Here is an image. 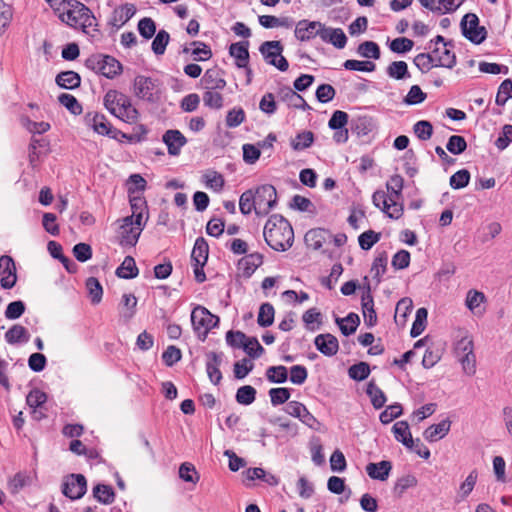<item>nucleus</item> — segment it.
<instances>
[{"label": "nucleus", "instance_id": "5fc2aeb1", "mask_svg": "<svg viewBox=\"0 0 512 512\" xmlns=\"http://www.w3.org/2000/svg\"><path fill=\"white\" fill-rule=\"evenodd\" d=\"M220 90L206 89L203 93L204 105L212 109H220L223 107V96Z\"/></svg>", "mask_w": 512, "mask_h": 512}, {"label": "nucleus", "instance_id": "c85d7f7f", "mask_svg": "<svg viewBox=\"0 0 512 512\" xmlns=\"http://www.w3.org/2000/svg\"><path fill=\"white\" fill-rule=\"evenodd\" d=\"M432 54L436 60V66L452 69L456 65V55L447 46H443L442 50L434 48Z\"/></svg>", "mask_w": 512, "mask_h": 512}, {"label": "nucleus", "instance_id": "13d9d810", "mask_svg": "<svg viewBox=\"0 0 512 512\" xmlns=\"http://www.w3.org/2000/svg\"><path fill=\"white\" fill-rule=\"evenodd\" d=\"M58 101L72 114L79 115L82 113V106L73 95L68 93H62L59 95Z\"/></svg>", "mask_w": 512, "mask_h": 512}, {"label": "nucleus", "instance_id": "4be33fe9", "mask_svg": "<svg viewBox=\"0 0 512 512\" xmlns=\"http://www.w3.org/2000/svg\"><path fill=\"white\" fill-rule=\"evenodd\" d=\"M222 363V357L216 352H210L207 354L206 372L210 381L214 385H218L222 379V373L220 371V365Z\"/></svg>", "mask_w": 512, "mask_h": 512}, {"label": "nucleus", "instance_id": "6e6552de", "mask_svg": "<svg viewBox=\"0 0 512 512\" xmlns=\"http://www.w3.org/2000/svg\"><path fill=\"white\" fill-rule=\"evenodd\" d=\"M265 61L275 66L280 71H286L289 67L287 59L282 56L283 46L280 41H265L259 48Z\"/></svg>", "mask_w": 512, "mask_h": 512}, {"label": "nucleus", "instance_id": "37998d69", "mask_svg": "<svg viewBox=\"0 0 512 512\" xmlns=\"http://www.w3.org/2000/svg\"><path fill=\"white\" fill-rule=\"evenodd\" d=\"M372 202L375 207L381 209L390 218L393 207L389 201V194L383 190H377L372 195Z\"/></svg>", "mask_w": 512, "mask_h": 512}, {"label": "nucleus", "instance_id": "5701e85b", "mask_svg": "<svg viewBox=\"0 0 512 512\" xmlns=\"http://www.w3.org/2000/svg\"><path fill=\"white\" fill-rule=\"evenodd\" d=\"M321 39L338 49H343L347 43V37L341 28H331L325 25H323Z\"/></svg>", "mask_w": 512, "mask_h": 512}, {"label": "nucleus", "instance_id": "de8ad7c7", "mask_svg": "<svg viewBox=\"0 0 512 512\" xmlns=\"http://www.w3.org/2000/svg\"><path fill=\"white\" fill-rule=\"evenodd\" d=\"M387 74L389 77L401 80L410 77L408 72V65L405 61H394L387 67Z\"/></svg>", "mask_w": 512, "mask_h": 512}, {"label": "nucleus", "instance_id": "20e7f679", "mask_svg": "<svg viewBox=\"0 0 512 512\" xmlns=\"http://www.w3.org/2000/svg\"><path fill=\"white\" fill-rule=\"evenodd\" d=\"M85 65L95 73L107 78H113L121 72L122 66L118 60L109 55L96 54L90 56Z\"/></svg>", "mask_w": 512, "mask_h": 512}, {"label": "nucleus", "instance_id": "6e6d98bb", "mask_svg": "<svg viewBox=\"0 0 512 512\" xmlns=\"http://www.w3.org/2000/svg\"><path fill=\"white\" fill-rule=\"evenodd\" d=\"M86 288L89 292L91 302L93 304L100 303V301L102 300L103 289L98 279L95 277H89L86 280Z\"/></svg>", "mask_w": 512, "mask_h": 512}, {"label": "nucleus", "instance_id": "f3484780", "mask_svg": "<svg viewBox=\"0 0 512 512\" xmlns=\"http://www.w3.org/2000/svg\"><path fill=\"white\" fill-rule=\"evenodd\" d=\"M316 348L325 356H334L339 350L337 338L332 334H319L315 337Z\"/></svg>", "mask_w": 512, "mask_h": 512}, {"label": "nucleus", "instance_id": "052dcab7", "mask_svg": "<svg viewBox=\"0 0 512 512\" xmlns=\"http://www.w3.org/2000/svg\"><path fill=\"white\" fill-rule=\"evenodd\" d=\"M266 377L272 383H284L288 378V371L285 366H271L266 370Z\"/></svg>", "mask_w": 512, "mask_h": 512}, {"label": "nucleus", "instance_id": "a878e982", "mask_svg": "<svg viewBox=\"0 0 512 512\" xmlns=\"http://www.w3.org/2000/svg\"><path fill=\"white\" fill-rule=\"evenodd\" d=\"M451 426L449 419H444L438 424L429 426L423 433L424 438L429 442H436L445 437Z\"/></svg>", "mask_w": 512, "mask_h": 512}, {"label": "nucleus", "instance_id": "7c9ffc66", "mask_svg": "<svg viewBox=\"0 0 512 512\" xmlns=\"http://www.w3.org/2000/svg\"><path fill=\"white\" fill-rule=\"evenodd\" d=\"M30 339L28 330L22 325L15 324L8 329L5 333V340L7 343L14 345L18 343H26Z\"/></svg>", "mask_w": 512, "mask_h": 512}, {"label": "nucleus", "instance_id": "e433bc0d", "mask_svg": "<svg viewBox=\"0 0 512 512\" xmlns=\"http://www.w3.org/2000/svg\"><path fill=\"white\" fill-rule=\"evenodd\" d=\"M387 262H388V255L387 252L383 251L378 253V255L375 257L372 266H371V273L373 275V278L376 280L377 283L381 282V277L385 274L387 270Z\"/></svg>", "mask_w": 512, "mask_h": 512}, {"label": "nucleus", "instance_id": "774afa93", "mask_svg": "<svg viewBox=\"0 0 512 512\" xmlns=\"http://www.w3.org/2000/svg\"><path fill=\"white\" fill-rule=\"evenodd\" d=\"M179 477L185 482L197 483L199 481V474L197 473L194 465L185 462L180 465Z\"/></svg>", "mask_w": 512, "mask_h": 512}, {"label": "nucleus", "instance_id": "412c9836", "mask_svg": "<svg viewBox=\"0 0 512 512\" xmlns=\"http://www.w3.org/2000/svg\"><path fill=\"white\" fill-rule=\"evenodd\" d=\"M248 47V41L232 43L229 47V54L235 59L238 68H247L249 63Z\"/></svg>", "mask_w": 512, "mask_h": 512}, {"label": "nucleus", "instance_id": "a19ab883", "mask_svg": "<svg viewBox=\"0 0 512 512\" xmlns=\"http://www.w3.org/2000/svg\"><path fill=\"white\" fill-rule=\"evenodd\" d=\"M314 142V134L311 131H302L291 139V147L295 151L309 148Z\"/></svg>", "mask_w": 512, "mask_h": 512}, {"label": "nucleus", "instance_id": "393cba45", "mask_svg": "<svg viewBox=\"0 0 512 512\" xmlns=\"http://www.w3.org/2000/svg\"><path fill=\"white\" fill-rule=\"evenodd\" d=\"M222 74L223 72L219 69L206 70L202 78L205 89L223 90L227 83Z\"/></svg>", "mask_w": 512, "mask_h": 512}, {"label": "nucleus", "instance_id": "7ed1b4c3", "mask_svg": "<svg viewBox=\"0 0 512 512\" xmlns=\"http://www.w3.org/2000/svg\"><path fill=\"white\" fill-rule=\"evenodd\" d=\"M104 105L111 114L127 123H135L139 118L130 98L117 90H109L105 94Z\"/></svg>", "mask_w": 512, "mask_h": 512}, {"label": "nucleus", "instance_id": "ea45409f", "mask_svg": "<svg viewBox=\"0 0 512 512\" xmlns=\"http://www.w3.org/2000/svg\"><path fill=\"white\" fill-rule=\"evenodd\" d=\"M366 393L370 397L371 403L375 409H380L385 405L386 396L374 381H370L367 384Z\"/></svg>", "mask_w": 512, "mask_h": 512}, {"label": "nucleus", "instance_id": "dca6fc26", "mask_svg": "<svg viewBox=\"0 0 512 512\" xmlns=\"http://www.w3.org/2000/svg\"><path fill=\"white\" fill-rule=\"evenodd\" d=\"M162 141L166 144L171 156H178L187 143L186 137L179 130L174 129L167 130L162 136Z\"/></svg>", "mask_w": 512, "mask_h": 512}, {"label": "nucleus", "instance_id": "09e8293b", "mask_svg": "<svg viewBox=\"0 0 512 512\" xmlns=\"http://www.w3.org/2000/svg\"><path fill=\"white\" fill-rule=\"evenodd\" d=\"M275 310L270 303H263L259 308L257 323L261 327H268L273 324Z\"/></svg>", "mask_w": 512, "mask_h": 512}, {"label": "nucleus", "instance_id": "6ab92c4d", "mask_svg": "<svg viewBox=\"0 0 512 512\" xmlns=\"http://www.w3.org/2000/svg\"><path fill=\"white\" fill-rule=\"evenodd\" d=\"M136 13L134 4L126 3L114 9L111 17V25L120 28L126 24Z\"/></svg>", "mask_w": 512, "mask_h": 512}, {"label": "nucleus", "instance_id": "e2e57ef3", "mask_svg": "<svg viewBox=\"0 0 512 512\" xmlns=\"http://www.w3.org/2000/svg\"><path fill=\"white\" fill-rule=\"evenodd\" d=\"M256 390L250 385L240 387L236 393V401L239 404L250 405L255 401Z\"/></svg>", "mask_w": 512, "mask_h": 512}, {"label": "nucleus", "instance_id": "4468645a", "mask_svg": "<svg viewBox=\"0 0 512 512\" xmlns=\"http://www.w3.org/2000/svg\"><path fill=\"white\" fill-rule=\"evenodd\" d=\"M323 25L319 21L301 20L296 24L295 37L300 41H309L316 36L321 38Z\"/></svg>", "mask_w": 512, "mask_h": 512}, {"label": "nucleus", "instance_id": "c756f323", "mask_svg": "<svg viewBox=\"0 0 512 512\" xmlns=\"http://www.w3.org/2000/svg\"><path fill=\"white\" fill-rule=\"evenodd\" d=\"M208 253L209 246L207 241L203 237L197 238L191 253L192 263H197L198 265H205L208 260Z\"/></svg>", "mask_w": 512, "mask_h": 512}, {"label": "nucleus", "instance_id": "0e129e2a", "mask_svg": "<svg viewBox=\"0 0 512 512\" xmlns=\"http://www.w3.org/2000/svg\"><path fill=\"white\" fill-rule=\"evenodd\" d=\"M512 98V81L510 79H505L499 86L498 92L496 95V104L499 106H504L508 99Z\"/></svg>", "mask_w": 512, "mask_h": 512}, {"label": "nucleus", "instance_id": "9d476101", "mask_svg": "<svg viewBox=\"0 0 512 512\" xmlns=\"http://www.w3.org/2000/svg\"><path fill=\"white\" fill-rule=\"evenodd\" d=\"M403 187L404 179L399 174L391 176L386 183V188L389 193V201L393 207L390 215L391 219H399L403 215V205L399 202L402 198Z\"/></svg>", "mask_w": 512, "mask_h": 512}, {"label": "nucleus", "instance_id": "c03bdc74", "mask_svg": "<svg viewBox=\"0 0 512 512\" xmlns=\"http://www.w3.org/2000/svg\"><path fill=\"white\" fill-rule=\"evenodd\" d=\"M93 496L103 504H110L114 501L115 493L111 486L98 484L93 488Z\"/></svg>", "mask_w": 512, "mask_h": 512}, {"label": "nucleus", "instance_id": "423d86ee", "mask_svg": "<svg viewBox=\"0 0 512 512\" xmlns=\"http://www.w3.org/2000/svg\"><path fill=\"white\" fill-rule=\"evenodd\" d=\"M218 322L219 318L203 306H197L191 312V323L193 329L199 336L202 335L203 339Z\"/></svg>", "mask_w": 512, "mask_h": 512}, {"label": "nucleus", "instance_id": "ddd939ff", "mask_svg": "<svg viewBox=\"0 0 512 512\" xmlns=\"http://www.w3.org/2000/svg\"><path fill=\"white\" fill-rule=\"evenodd\" d=\"M0 275L1 287L4 289H11L15 286L17 281L16 266L12 257L3 255L0 257Z\"/></svg>", "mask_w": 512, "mask_h": 512}, {"label": "nucleus", "instance_id": "49530a36", "mask_svg": "<svg viewBox=\"0 0 512 512\" xmlns=\"http://www.w3.org/2000/svg\"><path fill=\"white\" fill-rule=\"evenodd\" d=\"M357 53L364 58L378 60L381 56L380 48L374 41H364L357 48Z\"/></svg>", "mask_w": 512, "mask_h": 512}, {"label": "nucleus", "instance_id": "f8f14e48", "mask_svg": "<svg viewBox=\"0 0 512 512\" xmlns=\"http://www.w3.org/2000/svg\"><path fill=\"white\" fill-rule=\"evenodd\" d=\"M61 491L71 500L81 499L87 491V481L82 474H70L63 480Z\"/></svg>", "mask_w": 512, "mask_h": 512}, {"label": "nucleus", "instance_id": "2eb2a0df", "mask_svg": "<svg viewBox=\"0 0 512 512\" xmlns=\"http://www.w3.org/2000/svg\"><path fill=\"white\" fill-rule=\"evenodd\" d=\"M141 232V228L133 225L131 218H123L120 225V244L122 246H135Z\"/></svg>", "mask_w": 512, "mask_h": 512}, {"label": "nucleus", "instance_id": "58836bf2", "mask_svg": "<svg viewBox=\"0 0 512 512\" xmlns=\"http://www.w3.org/2000/svg\"><path fill=\"white\" fill-rule=\"evenodd\" d=\"M337 324L343 335L349 336L353 334L359 326L360 319L355 313L348 314L345 318L336 319Z\"/></svg>", "mask_w": 512, "mask_h": 512}, {"label": "nucleus", "instance_id": "0eeeda50", "mask_svg": "<svg viewBox=\"0 0 512 512\" xmlns=\"http://www.w3.org/2000/svg\"><path fill=\"white\" fill-rule=\"evenodd\" d=\"M257 216H266L277 204V191L273 185L264 184L253 189Z\"/></svg>", "mask_w": 512, "mask_h": 512}, {"label": "nucleus", "instance_id": "473e14b6", "mask_svg": "<svg viewBox=\"0 0 512 512\" xmlns=\"http://www.w3.org/2000/svg\"><path fill=\"white\" fill-rule=\"evenodd\" d=\"M58 86L64 89H75L80 86L81 77L74 71H64L59 73L55 79Z\"/></svg>", "mask_w": 512, "mask_h": 512}, {"label": "nucleus", "instance_id": "3c124183", "mask_svg": "<svg viewBox=\"0 0 512 512\" xmlns=\"http://www.w3.org/2000/svg\"><path fill=\"white\" fill-rule=\"evenodd\" d=\"M204 183L209 189L220 192L225 185V180L222 174L210 171L204 175Z\"/></svg>", "mask_w": 512, "mask_h": 512}, {"label": "nucleus", "instance_id": "79ce46f5", "mask_svg": "<svg viewBox=\"0 0 512 512\" xmlns=\"http://www.w3.org/2000/svg\"><path fill=\"white\" fill-rule=\"evenodd\" d=\"M33 477L26 472H18L9 481V490L12 494H17L21 489L32 484Z\"/></svg>", "mask_w": 512, "mask_h": 512}, {"label": "nucleus", "instance_id": "aec40b11", "mask_svg": "<svg viewBox=\"0 0 512 512\" xmlns=\"http://www.w3.org/2000/svg\"><path fill=\"white\" fill-rule=\"evenodd\" d=\"M331 237L332 234L329 231L323 228H314L305 234L304 240L308 248L320 250L327 239Z\"/></svg>", "mask_w": 512, "mask_h": 512}, {"label": "nucleus", "instance_id": "8fccbe9b", "mask_svg": "<svg viewBox=\"0 0 512 512\" xmlns=\"http://www.w3.org/2000/svg\"><path fill=\"white\" fill-rule=\"evenodd\" d=\"M192 46H195L191 51V55L194 61H208L212 57L211 48L201 41H193Z\"/></svg>", "mask_w": 512, "mask_h": 512}, {"label": "nucleus", "instance_id": "4c0bfd02", "mask_svg": "<svg viewBox=\"0 0 512 512\" xmlns=\"http://www.w3.org/2000/svg\"><path fill=\"white\" fill-rule=\"evenodd\" d=\"M239 209L243 215H249L252 211L257 215V205L253 189L246 190L241 194Z\"/></svg>", "mask_w": 512, "mask_h": 512}, {"label": "nucleus", "instance_id": "39448f33", "mask_svg": "<svg viewBox=\"0 0 512 512\" xmlns=\"http://www.w3.org/2000/svg\"><path fill=\"white\" fill-rule=\"evenodd\" d=\"M226 342L233 348H243L252 358H258L264 352V348L260 345L257 338H249L241 331H228L226 333Z\"/></svg>", "mask_w": 512, "mask_h": 512}, {"label": "nucleus", "instance_id": "f03ea898", "mask_svg": "<svg viewBox=\"0 0 512 512\" xmlns=\"http://www.w3.org/2000/svg\"><path fill=\"white\" fill-rule=\"evenodd\" d=\"M62 22L73 28H81L84 32L96 25V18L91 10L77 0L65 1V7L59 15Z\"/></svg>", "mask_w": 512, "mask_h": 512}, {"label": "nucleus", "instance_id": "f704fd0d", "mask_svg": "<svg viewBox=\"0 0 512 512\" xmlns=\"http://www.w3.org/2000/svg\"><path fill=\"white\" fill-rule=\"evenodd\" d=\"M245 474L246 478L251 481L259 479L270 486H276L279 483V480L275 475L268 473L264 469L259 467L249 468L246 470Z\"/></svg>", "mask_w": 512, "mask_h": 512}, {"label": "nucleus", "instance_id": "72a5a7b5", "mask_svg": "<svg viewBox=\"0 0 512 512\" xmlns=\"http://www.w3.org/2000/svg\"><path fill=\"white\" fill-rule=\"evenodd\" d=\"M413 302L410 298L405 297L398 301L395 308L394 319L398 325L404 326L406 324L407 316L412 311Z\"/></svg>", "mask_w": 512, "mask_h": 512}, {"label": "nucleus", "instance_id": "69168bd1", "mask_svg": "<svg viewBox=\"0 0 512 512\" xmlns=\"http://www.w3.org/2000/svg\"><path fill=\"white\" fill-rule=\"evenodd\" d=\"M414 46V42L406 37H399L392 40L389 48L392 52L397 54H404L409 52Z\"/></svg>", "mask_w": 512, "mask_h": 512}, {"label": "nucleus", "instance_id": "4d7b16f0", "mask_svg": "<svg viewBox=\"0 0 512 512\" xmlns=\"http://www.w3.org/2000/svg\"><path fill=\"white\" fill-rule=\"evenodd\" d=\"M343 67L350 71L373 72L376 69L375 63L371 61H360L349 59L343 63Z\"/></svg>", "mask_w": 512, "mask_h": 512}, {"label": "nucleus", "instance_id": "1a4fd4ad", "mask_svg": "<svg viewBox=\"0 0 512 512\" xmlns=\"http://www.w3.org/2000/svg\"><path fill=\"white\" fill-rule=\"evenodd\" d=\"M461 31L465 38L474 44H481L487 37V30L479 25V18L474 13H467L461 20Z\"/></svg>", "mask_w": 512, "mask_h": 512}, {"label": "nucleus", "instance_id": "c9c22d12", "mask_svg": "<svg viewBox=\"0 0 512 512\" xmlns=\"http://www.w3.org/2000/svg\"><path fill=\"white\" fill-rule=\"evenodd\" d=\"M138 268L131 256H126L121 265L116 269V275L123 279H132L138 275Z\"/></svg>", "mask_w": 512, "mask_h": 512}, {"label": "nucleus", "instance_id": "864d4df0", "mask_svg": "<svg viewBox=\"0 0 512 512\" xmlns=\"http://www.w3.org/2000/svg\"><path fill=\"white\" fill-rule=\"evenodd\" d=\"M414 64L422 73L429 72L433 67L436 66V60L431 53H420L414 58Z\"/></svg>", "mask_w": 512, "mask_h": 512}, {"label": "nucleus", "instance_id": "cd10ccee", "mask_svg": "<svg viewBox=\"0 0 512 512\" xmlns=\"http://www.w3.org/2000/svg\"><path fill=\"white\" fill-rule=\"evenodd\" d=\"M93 130L100 135H107L116 138L117 130H113L111 124L103 114L96 113L90 120Z\"/></svg>", "mask_w": 512, "mask_h": 512}, {"label": "nucleus", "instance_id": "b1692460", "mask_svg": "<svg viewBox=\"0 0 512 512\" xmlns=\"http://www.w3.org/2000/svg\"><path fill=\"white\" fill-rule=\"evenodd\" d=\"M391 469V462L387 460H382L377 463H368L366 466V473L372 479L385 481L388 478Z\"/></svg>", "mask_w": 512, "mask_h": 512}, {"label": "nucleus", "instance_id": "338daca9", "mask_svg": "<svg viewBox=\"0 0 512 512\" xmlns=\"http://www.w3.org/2000/svg\"><path fill=\"white\" fill-rule=\"evenodd\" d=\"M447 150L454 154L459 155L463 153L467 148V142L464 137L459 135H452L446 145Z\"/></svg>", "mask_w": 512, "mask_h": 512}, {"label": "nucleus", "instance_id": "a18cd8bd", "mask_svg": "<svg viewBox=\"0 0 512 512\" xmlns=\"http://www.w3.org/2000/svg\"><path fill=\"white\" fill-rule=\"evenodd\" d=\"M427 316H428V311L426 308L422 307L416 311L415 320H414L411 330H410L411 337L415 338V337L419 336L425 330Z\"/></svg>", "mask_w": 512, "mask_h": 512}, {"label": "nucleus", "instance_id": "bb28decb", "mask_svg": "<svg viewBox=\"0 0 512 512\" xmlns=\"http://www.w3.org/2000/svg\"><path fill=\"white\" fill-rule=\"evenodd\" d=\"M392 431L397 441L401 442L408 449H412L415 441L412 438L409 425L406 421H398L393 427Z\"/></svg>", "mask_w": 512, "mask_h": 512}, {"label": "nucleus", "instance_id": "f257e3e1", "mask_svg": "<svg viewBox=\"0 0 512 512\" xmlns=\"http://www.w3.org/2000/svg\"><path fill=\"white\" fill-rule=\"evenodd\" d=\"M264 239L273 250L284 252L294 242V231L289 221L279 214H274L267 220L264 231Z\"/></svg>", "mask_w": 512, "mask_h": 512}, {"label": "nucleus", "instance_id": "bf43d9fd", "mask_svg": "<svg viewBox=\"0 0 512 512\" xmlns=\"http://www.w3.org/2000/svg\"><path fill=\"white\" fill-rule=\"evenodd\" d=\"M478 479V473L476 470H472L464 482L459 487V496L460 500H464L467 498L470 493L473 491Z\"/></svg>", "mask_w": 512, "mask_h": 512}, {"label": "nucleus", "instance_id": "9b49d317", "mask_svg": "<svg viewBox=\"0 0 512 512\" xmlns=\"http://www.w3.org/2000/svg\"><path fill=\"white\" fill-rule=\"evenodd\" d=\"M134 95L143 101L155 103L160 98L159 90L157 89L156 82L144 75H138L133 82Z\"/></svg>", "mask_w": 512, "mask_h": 512}, {"label": "nucleus", "instance_id": "603ef678", "mask_svg": "<svg viewBox=\"0 0 512 512\" xmlns=\"http://www.w3.org/2000/svg\"><path fill=\"white\" fill-rule=\"evenodd\" d=\"M170 41V35L165 30H160L154 37L151 48L156 55H163Z\"/></svg>", "mask_w": 512, "mask_h": 512}, {"label": "nucleus", "instance_id": "a211bd4d", "mask_svg": "<svg viewBox=\"0 0 512 512\" xmlns=\"http://www.w3.org/2000/svg\"><path fill=\"white\" fill-rule=\"evenodd\" d=\"M278 96L284 102H286L289 106L301 109V110H309L311 107L306 103L305 99L296 92V90L291 89L290 87H282L278 91Z\"/></svg>", "mask_w": 512, "mask_h": 512}, {"label": "nucleus", "instance_id": "2f4dec72", "mask_svg": "<svg viewBox=\"0 0 512 512\" xmlns=\"http://www.w3.org/2000/svg\"><path fill=\"white\" fill-rule=\"evenodd\" d=\"M262 263L263 256L260 253H251L240 259L238 265L246 276H251Z\"/></svg>", "mask_w": 512, "mask_h": 512}, {"label": "nucleus", "instance_id": "680f3d73", "mask_svg": "<svg viewBox=\"0 0 512 512\" xmlns=\"http://www.w3.org/2000/svg\"><path fill=\"white\" fill-rule=\"evenodd\" d=\"M370 374V367L366 362H359L348 369V375L356 381L365 380Z\"/></svg>", "mask_w": 512, "mask_h": 512}]
</instances>
